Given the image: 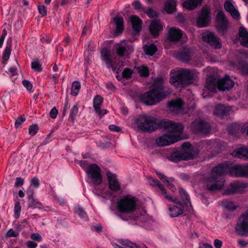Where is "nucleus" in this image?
<instances>
[{
    "label": "nucleus",
    "mask_w": 248,
    "mask_h": 248,
    "mask_svg": "<svg viewBox=\"0 0 248 248\" xmlns=\"http://www.w3.org/2000/svg\"><path fill=\"white\" fill-rule=\"evenodd\" d=\"M19 233L17 232L14 231L13 229H10L7 232V236L8 237H16L18 236Z\"/></svg>",
    "instance_id": "53"
},
{
    "label": "nucleus",
    "mask_w": 248,
    "mask_h": 248,
    "mask_svg": "<svg viewBox=\"0 0 248 248\" xmlns=\"http://www.w3.org/2000/svg\"><path fill=\"white\" fill-rule=\"evenodd\" d=\"M246 187V184L239 181H235L231 183L224 190V194L232 195L240 193Z\"/></svg>",
    "instance_id": "16"
},
{
    "label": "nucleus",
    "mask_w": 248,
    "mask_h": 248,
    "mask_svg": "<svg viewBox=\"0 0 248 248\" xmlns=\"http://www.w3.org/2000/svg\"><path fill=\"white\" fill-rule=\"evenodd\" d=\"M234 85V81L228 75H226L223 78L218 79V89L220 91H229Z\"/></svg>",
    "instance_id": "20"
},
{
    "label": "nucleus",
    "mask_w": 248,
    "mask_h": 248,
    "mask_svg": "<svg viewBox=\"0 0 248 248\" xmlns=\"http://www.w3.org/2000/svg\"><path fill=\"white\" fill-rule=\"evenodd\" d=\"M238 244L240 247L245 248L248 245V242L242 239L238 241Z\"/></svg>",
    "instance_id": "62"
},
{
    "label": "nucleus",
    "mask_w": 248,
    "mask_h": 248,
    "mask_svg": "<svg viewBox=\"0 0 248 248\" xmlns=\"http://www.w3.org/2000/svg\"><path fill=\"white\" fill-rule=\"evenodd\" d=\"M157 48L154 44H148L144 46V51L146 54L153 56L157 51Z\"/></svg>",
    "instance_id": "34"
},
{
    "label": "nucleus",
    "mask_w": 248,
    "mask_h": 248,
    "mask_svg": "<svg viewBox=\"0 0 248 248\" xmlns=\"http://www.w3.org/2000/svg\"><path fill=\"white\" fill-rule=\"evenodd\" d=\"M202 0H187L183 3L184 8L189 11L193 10L202 3Z\"/></svg>",
    "instance_id": "31"
},
{
    "label": "nucleus",
    "mask_w": 248,
    "mask_h": 248,
    "mask_svg": "<svg viewBox=\"0 0 248 248\" xmlns=\"http://www.w3.org/2000/svg\"><path fill=\"white\" fill-rule=\"evenodd\" d=\"M235 231L239 235H248V210L238 218Z\"/></svg>",
    "instance_id": "10"
},
{
    "label": "nucleus",
    "mask_w": 248,
    "mask_h": 248,
    "mask_svg": "<svg viewBox=\"0 0 248 248\" xmlns=\"http://www.w3.org/2000/svg\"><path fill=\"white\" fill-rule=\"evenodd\" d=\"M38 9L39 13L41 14L42 16H45L46 15V9L44 5H38Z\"/></svg>",
    "instance_id": "52"
},
{
    "label": "nucleus",
    "mask_w": 248,
    "mask_h": 248,
    "mask_svg": "<svg viewBox=\"0 0 248 248\" xmlns=\"http://www.w3.org/2000/svg\"><path fill=\"white\" fill-rule=\"evenodd\" d=\"M179 192L183 200L186 201L188 203L190 204L189 196L185 190L182 187H179Z\"/></svg>",
    "instance_id": "42"
},
{
    "label": "nucleus",
    "mask_w": 248,
    "mask_h": 248,
    "mask_svg": "<svg viewBox=\"0 0 248 248\" xmlns=\"http://www.w3.org/2000/svg\"><path fill=\"white\" fill-rule=\"evenodd\" d=\"M31 185L34 187L37 188L40 185V182L38 178L33 177L31 180Z\"/></svg>",
    "instance_id": "59"
},
{
    "label": "nucleus",
    "mask_w": 248,
    "mask_h": 248,
    "mask_svg": "<svg viewBox=\"0 0 248 248\" xmlns=\"http://www.w3.org/2000/svg\"><path fill=\"white\" fill-rule=\"evenodd\" d=\"M224 7L225 10L231 15L232 18L235 19L239 18V13L235 8L234 2L232 0H226L224 4Z\"/></svg>",
    "instance_id": "22"
},
{
    "label": "nucleus",
    "mask_w": 248,
    "mask_h": 248,
    "mask_svg": "<svg viewBox=\"0 0 248 248\" xmlns=\"http://www.w3.org/2000/svg\"><path fill=\"white\" fill-rule=\"evenodd\" d=\"M38 131V126L37 124H32L31 125L29 129V133L31 136H34Z\"/></svg>",
    "instance_id": "45"
},
{
    "label": "nucleus",
    "mask_w": 248,
    "mask_h": 248,
    "mask_svg": "<svg viewBox=\"0 0 248 248\" xmlns=\"http://www.w3.org/2000/svg\"><path fill=\"white\" fill-rule=\"evenodd\" d=\"M159 122L153 117L145 114L140 115L136 120L138 128L143 132H152L158 128Z\"/></svg>",
    "instance_id": "7"
},
{
    "label": "nucleus",
    "mask_w": 248,
    "mask_h": 248,
    "mask_svg": "<svg viewBox=\"0 0 248 248\" xmlns=\"http://www.w3.org/2000/svg\"><path fill=\"white\" fill-rule=\"evenodd\" d=\"M163 29V25L159 20H153L149 27V31L150 33L154 37L159 35V31H161Z\"/></svg>",
    "instance_id": "23"
},
{
    "label": "nucleus",
    "mask_w": 248,
    "mask_h": 248,
    "mask_svg": "<svg viewBox=\"0 0 248 248\" xmlns=\"http://www.w3.org/2000/svg\"><path fill=\"white\" fill-rule=\"evenodd\" d=\"M21 205L19 202H17L15 204L14 207V216L16 218H17L20 216L21 211Z\"/></svg>",
    "instance_id": "43"
},
{
    "label": "nucleus",
    "mask_w": 248,
    "mask_h": 248,
    "mask_svg": "<svg viewBox=\"0 0 248 248\" xmlns=\"http://www.w3.org/2000/svg\"><path fill=\"white\" fill-rule=\"evenodd\" d=\"M191 51L188 48H184L177 55V58L182 62H188L191 59Z\"/></svg>",
    "instance_id": "29"
},
{
    "label": "nucleus",
    "mask_w": 248,
    "mask_h": 248,
    "mask_svg": "<svg viewBox=\"0 0 248 248\" xmlns=\"http://www.w3.org/2000/svg\"><path fill=\"white\" fill-rule=\"evenodd\" d=\"M136 72H137L140 77H147L149 75V69L147 67L140 66L135 68Z\"/></svg>",
    "instance_id": "36"
},
{
    "label": "nucleus",
    "mask_w": 248,
    "mask_h": 248,
    "mask_svg": "<svg viewBox=\"0 0 248 248\" xmlns=\"http://www.w3.org/2000/svg\"><path fill=\"white\" fill-rule=\"evenodd\" d=\"M75 211L81 218L85 220H88L87 214L83 208L79 206H77L75 208Z\"/></svg>",
    "instance_id": "39"
},
{
    "label": "nucleus",
    "mask_w": 248,
    "mask_h": 248,
    "mask_svg": "<svg viewBox=\"0 0 248 248\" xmlns=\"http://www.w3.org/2000/svg\"><path fill=\"white\" fill-rule=\"evenodd\" d=\"M106 87L109 90L112 92H115L116 90V88L111 82H107L106 83Z\"/></svg>",
    "instance_id": "54"
},
{
    "label": "nucleus",
    "mask_w": 248,
    "mask_h": 248,
    "mask_svg": "<svg viewBox=\"0 0 248 248\" xmlns=\"http://www.w3.org/2000/svg\"><path fill=\"white\" fill-rule=\"evenodd\" d=\"M224 207L230 211H234L236 209L237 206L232 202H227L224 204Z\"/></svg>",
    "instance_id": "46"
},
{
    "label": "nucleus",
    "mask_w": 248,
    "mask_h": 248,
    "mask_svg": "<svg viewBox=\"0 0 248 248\" xmlns=\"http://www.w3.org/2000/svg\"><path fill=\"white\" fill-rule=\"evenodd\" d=\"M88 178L93 185H99L102 182L101 169L95 164L89 165L86 170Z\"/></svg>",
    "instance_id": "9"
},
{
    "label": "nucleus",
    "mask_w": 248,
    "mask_h": 248,
    "mask_svg": "<svg viewBox=\"0 0 248 248\" xmlns=\"http://www.w3.org/2000/svg\"><path fill=\"white\" fill-rule=\"evenodd\" d=\"M214 245L216 248H220L222 245L221 241L218 239H215L214 242Z\"/></svg>",
    "instance_id": "63"
},
{
    "label": "nucleus",
    "mask_w": 248,
    "mask_h": 248,
    "mask_svg": "<svg viewBox=\"0 0 248 248\" xmlns=\"http://www.w3.org/2000/svg\"><path fill=\"white\" fill-rule=\"evenodd\" d=\"M125 245V248H140L141 246H138L135 244L130 241H126L125 243H123Z\"/></svg>",
    "instance_id": "55"
},
{
    "label": "nucleus",
    "mask_w": 248,
    "mask_h": 248,
    "mask_svg": "<svg viewBox=\"0 0 248 248\" xmlns=\"http://www.w3.org/2000/svg\"><path fill=\"white\" fill-rule=\"evenodd\" d=\"M101 56L102 61L105 63L107 68H111L113 71H115L117 67L116 58L112 59L109 50L106 48H104L101 50Z\"/></svg>",
    "instance_id": "14"
},
{
    "label": "nucleus",
    "mask_w": 248,
    "mask_h": 248,
    "mask_svg": "<svg viewBox=\"0 0 248 248\" xmlns=\"http://www.w3.org/2000/svg\"><path fill=\"white\" fill-rule=\"evenodd\" d=\"M202 40L214 49H219L222 47L221 39L214 32H207L204 33Z\"/></svg>",
    "instance_id": "11"
},
{
    "label": "nucleus",
    "mask_w": 248,
    "mask_h": 248,
    "mask_svg": "<svg viewBox=\"0 0 248 248\" xmlns=\"http://www.w3.org/2000/svg\"><path fill=\"white\" fill-rule=\"evenodd\" d=\"M217 17L218 20L217 29L219 33L224 35L228 31L229 21L222 11L217 12Z\"/></svg>",
    "instance_id": "12"
},
{
    "label": "nucleus",
    "mask_w": 248,
    "mask_h": 248,
    "mask_svg": "<svg viewBox=\"0 0 248 248\" xmlns=\"http://www.w3.org/2000/svg\"><path fill=\"white\" fill-rule=\"evenodd\" d=\"M152 89L140 96V101L147 105H154L170 94V89L164 86V78L158 77L155 78Z\"/></svg>",
    "instance_id": "3"
},
{
    "label": "nucleus",
    "mask_w": 248,
    "mask_h": 248,
    "mask_svg": "<svg viewBox=\"0 0 248 248\" xmlns=\"http://www.w3.org/2000/svg\"><path fill=\"white\" fill-rule=\"evenodd\" d=\"M238 34L241 44L248 47V31L244 27H241L239 30Z\"/></svg>",
    "instance_id": "25"
},
{
    "label": "nucleus",
    "mask_w": 248,
    "mask_h": 248,
    "mask_svg": "<svg viewBox=\"0 0 248 248\" xmlns=\"http://www.w3.org/2000/svg\"><path fill=\"white\" fill-rule=\"evenodd\" d=\"M136 206V199L131 195L123 197L117 202L118 210L122 213L133 212Z\"/></svg>",
    "instance_id": "8"
},
{
    "label": "nucleus",
    "mask_w": 248,
    "mask_h": 248,
    "mask_svg": "<svg viewBox=\"0 0 248 248\" xmlns=\"http://www.w3.org/2000/svg\"><path fill=\"white\" fill-rule=\"evenodd\" d=\"M131 47L126 44L124 40L115 46L116 53L119 56L124 55L127 51H130Z\"/></svg>",
    "instance_id": "24"
},
{
    "label": "nucleus",
    "mask_w": 248,
    "mask_h": 248,
    "mask_svg": "<svg viewBox=\"0 0 248 248\" xmlns=\"http://www.w3.org/2000/svg\"><path fill=\"white\" fill-rule=\"evenodd\" d=\"M103 101V98L99 96L96 95L93 99V106H100Z\"/></svg>",
    "instance_id": "49"
},
{
    "label": "nucleus",
    "mask_w": 248,
    "mask_h": 248,
    "mask_svg": "<svg viewBox=\"0 0 248 248\" xmlns=\"http://www.w3.org/2000/svg\"><path fill=\"white\" fill-rule=\"evenodd\" d=\"M31 238L33 240L38 242L41 241L42 237L38 233H33L31 235Z\"/></svg>",
    "instance_id": "58"
},
{
    "label": "nucleus",
    "mask_w": 248,
    "mask_h": 248,
    "mask_svg": "<svg viewBox=\"0 0 248 248\" xmlns=\"http://www.w3.org/2000/svg\"><path fill=\"white\" fill-rule=\"evenodd\" d=\"M27 246L28 248H35L37 246V244L33 241H29L27 242Z\"/></svg>",
    "instance_id": "64"
},
{
    "label": "nucleus",
    "mask_w": 248,
    "mask_h": 248,
    "mask_svg": "<svg viewBox=\"0 0 248 248\" xmlns=\"http://www.w3.org/2000/svg\"><path fill=\"white\" fill-rule=\"evenodd\" d=\"M198 79L195 69L179 68L170 78V83L176 87H184L192 84Z\"/></svg>",
    "instance_id": "4"
},
{
    "label": "nucleus",
    "mask_w": 248,
    "mask_h": 248,
    "mask_svg": "<svg viewBox=\"0 0 248 248\" xmlns=\"http://www.w3.org/2000/svg\"><path fill=\"white\" fill-rule=\"evenodd\" d=\"M58 113V111L57 108H53L50 110L49 115L52 119H55L57 116Z\"/></svg>",
    "instance_id": "57"
},
{
    "label": "nucleus",
    "mask_w": 248,
    "mask_h": 248,
    "mask_svg": "<svg viewBox=\"0 0 248 248\" xmlns=\"http://www.w3.org/2000/svg\"><path fill=\"white\" fill-rule=\"evenodd\" d=\"M28 202L29 207H30L32 208H41L42 203L33 198L32 193H31V195L29 196Z\"/></svg>",
    "instance_id": "35"
},
{
    "label": "nucleus",
    "mask_w": 248,
    "mask_h": 248,
    "mask_svg": "<svg viewBox=\"0 0 248 248\" xmlns=\"http://www.w3.org/2000/svg\"><path fill=\"white\" fill-rule=\"evenodd\" d=\"M10 53H11V48L10 47L7 46L5 48V49L3 53L2 59L4 61H7L10 57Z\"/></svg>",
    "instance_id": "48"
},
{
    "label": "nucleus",
    "mask_w": 248,
    "mask_h": 248,
    "mask_svg": "<svg viewBox=\"0 0 248 248\" xmlns=\"http://www.w3.org/2000/svg\"><path fill=\"white\" fill-rule=\"evenodd\" d=\"M210 12V9L209 6H205L202 8L201 14L197 21V24L199 27H205L209 24L211 21L209 16Z\"/></svg>",
    "instance_id": "15"
},
{
    "label": "nucleus",
    "mask_w": 248,
    "mask_h": 248,
    "mask_svg": "<svg viewBox=\"0 0 248 248\" xmlns=\"http://www.w3.org/2000/svg\"><path fill=\"white\" fill-rule=\"evenodd\" d=\"M231 109L222 104H218L216 106L214 111V114L216 115L224 116L229 114Z\"/></svg>",
    "instance_id": "27"
},
{
    "label": "nucleus",
    "mask_w": 248,
    "mask_h": 248,
    "mask_svg": "<svg viewBox=\"0 0 248 248\" xmlns=\"http://www.w3.org/2000/svg\"><path fill=\"white\" fill-rule=\"evenodd\" d=\"M183 35V31L177 27H170L168 28V32L167 40L172 43H176L179 41Z\"/></svg>",
    "instance_id": "18"
},
{
    "label": "nucleus",
    "mask_w": 248,
    "mask_h": 248,
    "mask_svg": "<svg viewBox=\"0 0 248 248\" xmlns=\"http://www.w3.org/2000/svg\"><path fill=\"white\" fill-rule=\"evenodd\" d=\"M232 155L244 160H248V148L241 147L233 151Z\"/></svg>",
    "instance_id": "26"
},
{
    "label": "nucleus",
    "mask_w": 248,
    "mask_h": 248,
    "mask_svg": "<svg viewBox=\"0 0 248 248\" xmlns=\"http://www.w3.org/2000/svg\"><path fill=\"white\" fill-rule=\"evenodd\" d=\"M31 67L35 71L41 72L43 68L38 59L33 60L31 63Z\"/></svg>",
    "instance_id": "38"
},
{
    "label": "nucleus",
    "mask_w": 248,
    "mask_h": 248,
    "mask_svg": "<svg viewBox=\"0 0 248 248\" xmlns=\"http://www.w3.org/2000/svg\"><path fill=\"white\" fill-rule=\"evenodd\" d=\"M132 5L138 10L142 9L141 4L139 0H136L132 2Z\"/></svg>",
    "instance_id": "61"
},
{
    "label": "nucleus",
    "mask_w": 248,
    "mask_h": 248,
    "mask_svg": "<svg viewBox=\"0 0 248 248\" xmlns=\"http://www.w3.org/2000/svg\"><path fill=\"white\" fill-rule=\"evenodd\" d=\"M100 106H93V108L95 112L100 117H101L107 114L108 113V111L106 109L101 110Z\"/></svg>",
    "instance_id": "47"
},
{
    "label": "nucleus",
    "mask_w": 248,
    "mask_h": 248,
    "mask_svg": "<svg viewBox=\"0 0 248 248\" xmlns=\"http://www.w3.org/2000/svg\"><path fill=\"white\" fill-rule=\"evenodd\" d=\"M176 6L175 0H167L164 5V9L167 13L172 14L175 11Z\"/></svg>",
    "instance_id": "32"
},
{
    "label": "nucleus",
    "mask_w": 248,
    "mask_h": 248,
    "mask_svg": "<svg viewBox=\"0 0 248 248\" xmlns=\"http://www.w3.org/2000/svg\"><path fill=\"white\" fill-rule=\"evenodd\" d=\"M80 83L77 81H74L72 84L71 92L72 95L75 96L78 95L80 89Z\"/></svg>",
    "instance_id": "37"
},
{
    "label": "nucleus",
    "mask_w": 248,
    "mask_h": 248,
    "mask_svg": "<svg viewBox=\"0 0 248 248\" xmlns=\"http://www.w3.org/2000/svg\"><path fill=\"white\" fill-rule=\"evenodd\" d=\"M113 23L116 26L115 33L117 35L122 33L124 30V19L120 16L117 15L113 18Z\"/></svg>",
    "instance_id": "28"
},
{
    "label": "nucleus",
    "mask_w": 248,
    "mask_h": 248,
    "mask_svg": "<svg viewBox=\"0 0 248 248\" xmlns=\"http://www.w3.org/2000/svg\"><path fill=\"white\" fill-rule=\"evenodd\" d=\"M151 184L158 187L160 190L161 195L165 199L169 202L175 203L177 204V205H172L171 204L168 205L170 215L171 217H177L183 213L184 209L182 203L178 200L177 198L172 197L168 194L166 189L159 181L157 179H152L151 180Z\"/></svg>",
    "instance_id": "5"
},
{
    "label": "nucleus",
    "mask_w": 248,
    "mask_h": 248,
    "mask_svg": "<svg viewBox=\"0 0 248 248\" xmlns=\"http://www.w3.org/2000/svg\"><path fill=\"white\" fill-rule=\"evenodd\" d=\"M228 130L231 134L235 135L239 130V125L236 123L230 124L228 126Z\"/></svg>",
    "instance_id": "40"
},
{
    "label": "nucleus",
    "mask_w": 248,
    "mask_h": 248,
    "mask_svg": "<svg viewBox=\"0 0 248 248\" xmlns=\"http://www.w3.org/2000/svg\"><path fill=\"white\" fill-rule=\"evenodd\" d=\"M133 73V71L130 68H125L122 72V77L124 78L129 79L131 78Z\"/></svg>",
    "instance_id": "44"
},
{
    "label": "nucleus",
    "mask_w": 248,
    "mask_h": 248,
    "mask_svg": "<svg viewBox=\"0 0 248 248\" xmlns=\"http://www.w3.org/2000/svg\"><path fill=\"white\" fill-rule=\"evenodd\" d=\"M191 128L195 133L206 134L209 133L211 127L209 124L202 120H195L192 123Z\"/></svg>",
    "instance_id": "13"
},
{
    "label": "nucleus",
    "mask_w": 248,
    "mask_h": 248,
    "mask_svg": "<svg viewBox=\"0 0 248 248\" xmlns=\"http://www.w3.org/2000/svg\"><path fill=\"white\" fill-rule=\"evenodd\" d=\"M146 13L150 17H154L157 16V14L155 10L151 8H148Z\"/></svg>",
    "instance_id": "50"
},
{
    "label": "nucleus",
    "mask_w": 248,
    "mask_h": 248,
    "mask_svg": "<svg viewBox=\"0 0 248 248\" xmlns=\"http://www.w3.org/2000/svg\"><path fill=\"white\" fill-rule=\"evenodd\" d=\"M26 119L23 116H20L15 122V126L16 128L19 127Z\"/></svg>",
    "instance_id": "51"
},
{
    "label": "nucleus",
    "mask_w": 248,
    "mask_h": 248,
    "mask_svg": "<svg viewBox=\"0 0 248 248\" xmlns=\"http://www.w3.org/2000/svg\"><path fill=\"white\" fill-rule=\"evenodd\" d=\"M23 86L28 90L31 91L32 89V85L30 81L28 80H24L22 81Z\"/></svg>",
    "instance_id": "56"
},
{
    "label": "nucleus",
    "mask_w": 248,
    "mask_h": 248,
    "mask_svg": "<svg viewBox=\"0 0 248 248\" xmlns=\"http://www.w3.org/2000/svg\"><path fill=\"white\" fill-rule=\"evenodd\" d=\"M218 89V80L213 76H209L206 78V83L203 89L204 93L207 91L211 92H216Z\"/></svg>",
    "instance_id": "21"
},
{
    "label": "nucleus",
    "mask_w": 248,
    "mask_h": 248,
    "mask_svg": "<svg viewBox=\"0 0 248 248\" xmlns=\"http://www.w3.org/2000/svg\"><path fill=\"white\" fill-rule=\"evenodd\" d=\"M183 102L180 98L172 100L168 102V106L169 110L173 113L182 114L183 111Z\"/></svg>",
    "instance_id": "19"
},
{
    "label": "nucleus",
    "mask_w": 248,
    "mask_h": 248,
    "mask_svg": "<svg viewBox=\"0 0 248 248\" xmlns=\"http://www.w3.org/2000/svg\"><path fill=\"white\" fill-rule=\"evenodd\" d=\"M24 184V180L21 177H17L16 178L15 183L16 187H19L22 186Z\"/></svg>",
    "instance_id": "60"
},
{
    "label": "nucleus",
    "mask_w": 248,
    "mask_h": 248,
    "mask_svg": "<svg viewBox=\"0 0 248 248\" xmlns=\"http://www.w3.org/2000/svg\"><path fill=\"white\" fill-rule=\"evenodd\" d=\"M158 126V128L163 129L168 133L156 139L155 143L158 146H168L182 139L184 126L182 124L164 119L159 121Z\"/></svg>",
    "instance_id": "2"
},
{
    "label": "nucleus",
    "mask_w": 248,
    "mask_h": 248,
    "mask_svg": "<svg viewBox=\"0 0 248 248\" xmlns=\"http://www.w3.org/2000/svg\"><path fill=\"white\" fill-rule=\"evenodd\" d=\"M106 175L109 189L114 192L119 191L121 189V185L116 175L110 171H107Z\"/></svg>",
    "instance_id": "17"
},
{
    "label": "nucleus",
    "mask_w": 248,
    "mask_h": 248,
    "mask_svg": "<svg viewBox=\"0 0 248 248\" xmlns=\"http://www.w3.org/2000/svg\"><path fill=\"white\" fill-rule=\"evenodd\" d=\"M234 177H244L243 165H235L229 168L228 163H224L216 166L211 171V176L207 178L206 188L210 191L221 189L224 186L225 173Z\"/></svg>",
    "instance_id": "1"
},
{
    "label": "nucleus",
    "mask_w": 248,
    "mask_h": 248,
    "mask_svg": "<svg viewBox=\"0 0 248 248\" xmlns=\"http://www.w3.org/2000/svg\"><path fill=\"white\" fill-rule=\"evenodd\" d=\"M182 147V151H176L171 153L168 156V159L172 162L177 163L181 160L192 159L198 155V150L188 143H184Z\"/></svg>",
    "instance_id": "6"
},
{
    "label": "nucleus",
    "mask_w": 248,
    "mask_h": 248,
    "mask_svg": "<svg viewBox=\"0 0 248 248\" xmlns=\"http://www.w3.org/2000/svg\"><path fill=\"white\" fill-rule=\"evenodd\" d=\"M130 20L133 30L137 32H139L141 29V20L136 16H131Z\"/></svg>",
    "instance_id": "30"
},
{
    "label": "nucleus",
    "mask_w": 248,
    "mask_h": 248,
    "mask_svg": "<svg viewBox=\"0 0 248 248\" xmlns=\"http://www.w3.org/2000/svg\"><path fill=\"white\" fill-rule=\"evenodd\" d=\"M78 111V105H75L70 110L69 118L72 122H74Z\"/></svg>",
    "instance_id": "41"
},
{
    "label": "nucleus",
    "mask_w": 248,
    "mask_h": 248,
    "mask_svg": "<svg viewBox=\"0 0 248 248\" xmlns=\"http://www.w3.org/2000/svg\"><path fill=\"white\" fill-rule=\"evenodd\" d=\"M236 66L242 74L248 75V62L246 61H239L236 63Z\"/></svg>",
    "instance_id": "33"
}]
</instances>
